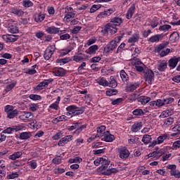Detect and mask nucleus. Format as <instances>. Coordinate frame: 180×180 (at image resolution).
<instances>
[{"instance_id":"1","label":"nucleus","mask_w":180,"mask_h":180,"mask_svg":"<svg viewBox=\"0 0 180 180\" xmlns=\"http://www.w3.org/2000/svg\"><path fill=\"white\" fill-rule=\"evenodd\" d=\"M66 116H70V117H75L80 116L84 112H85V107H78L76 105H70L66 108Z\"/></svg>"},{"instance_id":"2","label":"nucleus","mask_w":180,"mask_h":180,"mask_svg":"<svg viewBox=\"0 0 180 180\" xmlns=\"http://www.w3.org/2000/svg\"><path fill=\"white\" fill-rule=\"evenodd\" d=\"M168 44H169V42L165 41L158 45L155 47V53H158V54H159V56H160L161 57H165L168 56V54L171 53V49L168 48L167 49ZM164 49H166L164 50Z\"/></svg>"},{"instance_id":"3","label":"nucleus","mask_w":180,"mask_h":180,"mask_svg":"<svg viewBox=\"0 0 180 180\" xmlns=\"http://www.w3.org/2000/svg\"><path fill=\"white\" fill-rule=\"evenodd\" d=\"M118 153V157L123 161H126L129 157H130V150L126 146H119L117 149Z\"/></svg>"},{"instance_id":"4","label":"nucleus","mask_w":180,"mask_h":180,"mask_svg":"<svg viewBox=\"0 0 180 180\" xmlns=\"http://www.w3.org/2000/svg\"><path fill=\"white\" fill-rule=\"evenodd\" d=\"M54 81V79L49 78L48 79H44V81L41 82L38 85L34 86V91H42L44 88H47L51 82Z\"/></svg>"},{"instance_id":"5","label":"nucleus","mask_w":180,"mask_h":180,"mask_svg":"<svg viewBox=\"0 0 180 180\" xmlns=\"http://www.w3.org/2000/svg\"><path fill=\"white\" fill-rule=\"evenodd\" d=\"M167 169H169V172L171 176H174V178H177L179 179L180 178V171L176 169V165H168L167 166Z\"/></svg>"},{"instance_id":"6","label":"nucleus","mask_w":180,"mask_h":180,"mask_svg":"<svg viewBox=\"0 0 180 180\" xmlns=\"http://www.w3.org/2000/svg\"><path fill=\"white\" fill-rule=\"evenodd\" d=\"M34 117V115L30 112H21L19 115V119L21 122H29Z\"/></svg>"},{"instance_id":"7","label":"nucleus","mask_w":180,"mask_h":180,"mask_svg":"<svg viewBox=\"0 0 180 180\" xmlns=\"http://www.w3.org/2000/svg\"><path fill=\"white\" fill-rule=\"evenodd\" d=\"M54 51H56V46H51L50 47H48L44 53V58L46 61L48 60H50L51 58V56L54 54Z\"/></svg>"},{"instance_id":"8","label":"nucleus","mask_w":180,"mask_h":180,"mask_svg":"<svg viewBox=\"0 0 180 180\" xmlns=\"http://www.w3.org/2000/svg\"><path fill=\"white\" fill-rule=\"evenodd\" d=\"M102 141H105L106 143H112L115 140V135L111 134L110 131H107L103 132L101 136Z\"/></svg>"},{"instance_id":"9","label":"nucleus","mask_w":180,"mask_h":180,"mask_svg":"<svg viewBox=\"0 0 180 180\" xmlns=\"http://www.w3.org/2000/svg\"><path fill=\"white\" fill-rule=\"evenodd\" d=\"M65 19L70 20L71 18H75V13L74 12V8L71 6H66L65 8Z\"/></svg>"},{"instance_id":"10","label":"nucleus","mask_w":180,"mask_h":180,"mask_svg":"<svg viewBox=\"0 0 180 180\" xmlns=\"http://www.w3.org/2000/svg\"><path fill=\"white\" fill-rule=\"evenodd\" d=\"M3 40L6 43H15L19 39V36L13 34H4L2 36Z\"/></svg>"},{"instance_id":"11","label":"nucleus","mask_w":180,"mask_h":180,"mask_svg":"<svg viewBox=\"0 0 180 180\" xmlns=\"http://www.w3.org/2000/svg\"><path fill=\"white\" fill-rule=\"evenodd\" d=\"M145 81L149 85L153 84V81H154V72L151 70H148L145 73Z\"/></svg>"},{"instance_id":"12","label":"nucleus","mask_w":180,"mask_h":180,"mask_svg":"<svg viewBox=\"0 0 180 180\" xmlns=\"http://www.w3.org/2000/svg\"><path fill=\"white\" fill-rule=\"evenodd\" d=\"M180 62V56H173L168 60V65L169 68L174 70L178 65V63Z\"/></svg>"},{"instance_id":"13","label":"nucleus","mask_w":180,"mask_h":180,"mask_svg":"<svg viewBox=\"0 0 180 180\" xmlns=\"http://www.w3.org/2000/svg\"><path fill=\"white\" fill-rule=\"evenodd\" d=\"M139 86H140V83L139 82L127 83L125 87V91L126 92H134V91H136L137 88H139Z\"/></svg>"},{"instance_id":"14","label":"nucleus","mask_w":180,"mask_h":180,"mask_svg":"<svg viewBox=\"0 0 180 180\" xmlns=\"http://www.w3.org/2000/svg\"><path fill=\"white\" fill-rule=\"evenodd\" d=\"M71 141H72V135H67L60 139V141L58 142V146L59 147H64L65 144H68V143H70Z\"/></svg>"},{"instance_id":"15","label":"nucleus","mask_w":180,"mask_h":180,"mask_svg":"<svg viewBox=\"0 0 180 180\" xmlns=\"http://www.w3.org/2000/svg\"><path fill=\"white\" fill-rule=\"evenodd\" d=\"M116 47H117V44H116V41H111L104 48L105 53H110L113 51Z\"/></svg>"},{"instance_id":"16","label":"nucleus","mask_w":180,"mask_h":180,"mask_svg":"<svg viewBox=\"0 0 180 180\" xmlns=\"http://www.w3.org/2000/svg\"><path fill=\"white\" fill-rule=\"evenodd\" d=\"M135 12H136V4H133L130 6V7L128 8L127 11V13L125 15L126 18L128 20L131 19Z\"/></svg>"},{"instance_id":"17","label":"nucleus","mask_w":180,"mask_h":180,"mask_svg":"<svg viewBox=\"0 0 180 180\" xmlns=\"http://www.w3.org/2000/svg\"><path fill=\"white\" fill-rule=\"evenodd\" d=\"M11 13H13V15H15V16H22L25 15V11L22 10V8H19L18 7H12L10 8Z\"/></svg>"},{"instance_id":"18","label":"nucleus","mask_w":180,"mask_h":180,"mask_svg":"<svg viewBox=\"0 0 180 180\" xmlns=\"http://www.w3.org/2000/svg\"><path fill=\"white\" fill-rule=\"evenodd\" d=\"M98 50H99V46L92 45V46H89V48L85 51V53L86 54H89V56H95V54H96V51H98Z\"/></svg>"},{"instance_id":"19","label":"nucleus","mask_w":180,"mask_h":180,"mask_svg":"<svg viewBox=\"0 0 180 180\" xmlns=\"http://www.w3.org/2000/svg\"><path fill=\"white\" fill-rule=\"evenodd\" d=\"M86 127H88V124H82L81 122H78L77 129L73 131V134H76V136H79V134L83 130H85Z\"/></svg>"},{"instance_id":"20","label":"nucleus","mask_w":180,"mask_h":180,"mask_svg":"<svg viewBox=\"0 0 180 180\" xmlns=\"http://www.w3.org/2000/svg\"><path fill=\"white\" fill-rule=\"evenodd\" d=\"M143 127V122H136L131 127V131L133 133H137L139 130H141Z\"/></svg>"},{"instance_id":"21","label":"nucleus","mask_w":180,"mask_h":180,"mask_svg":"<svg viewBox=\"0 0 180 180\" xmlns=\"http://www.w3.org/2000/svg\"><path fill=\"white\" fill-rule=\"evenodd\" d=\"M168 68V63L167 60H162L159 64L158 65V70L160 72H165V71Z\"/></svg>"},{"instance_id":"22","label":"nucleus","mask_w":180,"mask_h":180,"mask_svg":"<svg viewBox=\"0 0 180 180\" xmlns=\"http://www.w3.org/2000/svg\"><path fill=\"white\" fill-rule=\"evenodd\" d=\"M6 165L5 164V160H3L1 163H0V179H4L5 176L6 175Z\"/></svg>"},{"instance_id":"23","label":"nucleus","mask_w":180,"mask_h":180,"mask_svg":"<svg viewBox=\"0 0 180 180\" xmlns=\"http://www.w3.org/2000/svg\"><path fill=\"white\" fill-rule=\"evenodd\" d=\"M60 101H61V97L58 96L56 101L49 105V109H53V110H58V109H60Z\"/></svg>"},{"instance_id":"24","label":"nucleus","mask_w":180,"mask_h":180,"mask_svg":"<svg viewBox=\"0 0 180 180\" xmlns=\"http://www.w3.org/2000/svg\"><path fill=\"white\" fill-rule=\"evenodd\" d=\"M110 23H112V25L116 27V26H120V24L123 23V19L120 17H115L111 18Z\"/></svg>"},{"instance_id":"25","label":"nucleus","mask_w":180,"mask_h":180,"mask_svg":"<svg viewBox=\"0 0 180 180\" xmlns=\"http://www.w3.org/2000/svg\"><path fill=\"white\" fill-rule=\"evenodd\" d=\"M56 77H65V70L63 68H58L53 70Z\"/></svg>"},{"instance_id":"26","label":"nucleus","mask_w":180,"mask_h":180,"mask_svg":"<svg viewBox=\"0 0 180 180\" xmlns=\"http://www.w3.org/2000/svg\"><path fill=\"white\" fill-rule=\"evenodd\" d=\"M46 32L49 34H57L60 33V28L56 27L54 26L48 27L46 29Z\"/></svg>"},{"instance_id":"27","label":"nucleus","mask_w":180,"mask_h":180,"mask_svg":"<svg viewBox=\"0 0 180 180\" xmlns=\"http://www.w3.org/2000/svg\"><path fill=\"white\" fill-rule=\"evenodd\" d=\"M151 101V98L147 96H141L138 98V102L141 103V105H147Z\"/></svg>"},{"instance_id":"28","label":"nucleus","mask_w":180,"mask_h":180,"mask_svg":"<svg viewBox=\"0 0 180 180\" xmlns=\"http://www.w3.org/2000/svg\"><path fill=\"white\" fill-rule=\"evenodd\" d=\"M11 22L12 21L8 22V31L10 33H13V34L19 33V28L18 27V26H16L15 25L11 24Z\"/></svg>"},{"instance_id":"29","label":"nucleus","mask_w":180,"mask_h":180,"mask_svg":"<svg viewBox=\"0 0 180 180\" xmlns=\"http://www.w3.org/2000/svg\"><path fill=\"white\" fill-rule=\"evenodd\" d=\"M162 37V34H155L150 37L148 39V41H149V43H158V41H160V39H161Z\"/></svg>"},{"instance_id":"30","label":"nucleus","mask_w":180,"mask_h":180,"mask_svg":"<svg viewBox=\"0 0 180 180\" xmlns=\"http://www.w3.org/2000/svg\"><path fill=\"white\" fill-rule=\"evenodd\" d=\"M45 18H46V15L41 13H36L34 15V20L35 22H37V23H40L43 22V20H44Z\"/></svg>"},{"instance_id":"31","label":"nucleus","mask_w":180,"mask_h":180,"mask_svg":"<svg viewBox=\"0 0 180 180\" xmlns=\"http://www.w3.org/2000/svg\"><path fill=\"white\" fill-rule=\"evenodd\" d=\"M140 40V34L139 32H135L129 39H128V43H137Z\"/></svg>"},{"instance_id":"32","label":"nucleus","mask_w":180,"mask_h":180,"mask_svg":"<svg viewBox=\"0 0 180 180\" xmlns=\"http://www.w3.org/2000/svg\"><path fill=\"white\" fill-rule=\"evenodd\" d=\"M132 115L135 116V117H140L141 116H144L146 113L141 108H136L132 111Z\"/></svg>"},{"instance_id":"33","label":"nucleus","mask_w":180,"mask_h":180,"mask_svg":"<svg viewBox=\"0 0 180 180\" xmlns=\"http://www.w3.org/2000/svg\"><path fill=\"white\" fill-rule=\"evenodd\" d=\"M29 125L34 130H39V129L41 127V122L37 120H34L32 122L30 123Z\"/></svg>"},{"instance_id":"34","label":"nucleus","mask_w":180,"mask_h":180,"mask_svg":"<svg viewBox=\"0 0 180 180\" xmlns=\"http://www.w3.org/2000/svg\"><path fill=\"white\" fill-rule=\"evenodd\" d=\"M120 75L122 82H126L127 84H129V75L126 73L124 70H121L120 72Z\"/></svg>"},{"instance_id":"35","label":"nucleus","mask_w":180,"mask_h":180,"mask_svg":"<svg viewBox=\"0 0 180 180\" xmlns=\"http://www.w3.org/2000/svg\"><path fill=\"white\" fill-rule=\"evenodd\" d=\"M23 155V153L21 151L15 152L13 154L11 155L8 158L9 160H12L15 161V160H18V158H20Z\"/></svg>"},{"instance_id":"36","label":"nucleus","mask_w":180,"mask_h":180,"mask_svg":"<svg viewBox=\"0 0 180 180\" xmlns=\"http://www.w3.org/2000/svg\"><path fill=\"white\" fill-rule=\"evenodd\" d=\"M172 131H173V133L170 134L171 137H175L178 136V134H180V124H177L175 127H174L172 129Z\"/></svg>"},{"instance_id":"37","label":"nucleus","mask_w":180,"mask_h":180,"mask_svg":"<svg viewBox=\"0 0 180 180\" xmlns=\"http://www.w3.org/2000/svg\"><path fill=\"white\" fill-rule=\"evenodd\" d=\"M32 137V133L30 132H21L18 139L20 140H29Z\"/></svg>"},{"instance_id":"38","label":"nucleus","mask_w":180,"mask_h":180,"mask_svg":"<svg viewBox=\"0 0 180 180\" xmlns=\"http://www.w3.org/2000/svg\"><path fill=\"white\" fill-rule=\"evenodd\" d=\"M151 140H153L151 135L145 134L143 136L141 141L143 143V144L147 146V144H150V143H151Z\"/></svg>"},{"instance_id":"39","label":"nucleus","mask_w":180,"mask_h":180,"mask_svg":"<svg viewBox=\"0 0 180 180\" xmlns=\"http://www.w3.org/2000/svg\"><path fill=\"white\" fill-rule=\"evenodd\" d=\"M108 86H110V88H116V86H117V82L114 76L110 77Z\"/></svg>"},{"instance_id":"40","label":"nucleus","mask_w":180,"mask_h":180,"mask_svg":"<svg viewBox=\"0 0 180 180\" xmlns=\"http://www.w3.org/2000/svg\"><path fill=\"white\" fill-rule=\"evenodd\" d=\"M108 27V33H111V34H115V33L117 32V28L115 26L112 25L111 22L105 25Z\"/></svg>"},{"instance_id":"41","label":"nucleus","mask_w":180,"mask_h":180,"mask_svg":"<svg viewBox=\"0 0 180 180\" xmlns=\"http://www.w3.org/2000/svg\"><path fill=\"white\" fill-rule=\"evenodd\" d=\"M96 82L98 85H101L102 86H108V85H109V82H108L105 77H100L97 79Z\"/></svg>"},{"instance_id":"42","label":"nucleus","mask_w":180,"mask_h":180,"mask_svg":"<svg viewBox=\"0 0 180 180\" xmlns=\"http://www.w3.org/2000/svg\"><path fill=\"white\" fill-rule=\"evenodd\" d=\"M70 61H71V59L70 58V57H65L64 58H58L56 60V63L58 64H60V65H64V64H67Z\"/></svg>"},{"instance_id":"43","label":"nucleus","mask_w":180,"mask_h":180,"mask_svg":"<svg viewBox=\"0 0 180 180\" xmlns=\"http://www.w3.org/2000/svg\"><path fill=\"white\" fill-rule=\"evenodd\" d=\"M167 139H168V134L165 133L163 134H161L157 139L158 144H162V143H164V141H165Z\"/></svg>"},{"instance_id":"44","label":"nucleus","mask_w":180,"mask_h":180,"mask_svg":"<svg viewBox=\"0 0 180 180\" xmlns=\"http://www.w3.org/2000/svg\"><path fill=\"white\" fill-rule=\"evenodd\" d=\"M101 164L102 165L99 167V169L103 174L106 171H109V169H108V167H109V163H108V161H103Z\"/></svg>"},{"instance_id":"45","label":"nucleus","mask_w":180,"mask_h":180,"mask_svg":"<svg viewBox=\"0 0 180 180\" xmlns=\"http://www.w3.org/2000/svg\"><path fill=\"white\" fill-rule=\"evenodd\" d=\"M53 164L56 165H60L63 162V157L61 155H56V157L52 160Z\"/></svg>"},{"instance_id":"46","label":"nucleus","mask_w":180,"mask_h":180,"mask_svg":"<svg viewBox=\"0 0 180 180\" xmlns=\"http://www.w3.org/2000/svg\"><path fill=\"white\" fill-rule=\"evenodd\" d=\"M172 123H174V117H169L165 120L163 126L164 127H169Z\"/></svg>"},{"instance_id":"47","label":"nucleus","mask_w":180,"mask_h":180,"mask_svg":"<svg viewBox=\"0 0 180 180\" xmlns=\"http://www.w3.org/2000/svg\"><path fill=\"white\" fill-rule=\"evenodd\" d=\"M22 6L24 8H32L34 4L32 2V0H22Z\"/></svg>"},{"instance_id":"48","label":"nucleus","mask_w":180,"mask_h":180,"mask_svg":"<svg viewBox=\"0 0 180 180\" xmlns=\"http://www.w3.org/2000/svg\"><path fill=\"white\" fill-rule=\"evenodd\" d=\"M107 96H113V95L117 94V89H109L105 92Z\"/></svg>"},{"instance_id":"49","label":"nucleus","mask_w":180,"mask_h":180,"mask_svg":"<svg viewBox=\"0 0 180 180\" xmlns=\"http://www.w3.org/2000/svg\"><path fill=\"white\" fill-rule=\"evenodd\" d=\"M172 26L170 25H160L159 27V30L160 32H168V30H169V29H172Z\"/></svg>"},{"instance_id":"50","label":"nucleus","mask_w":180,"mask_h":180,"mask_svg":"<svg viewBox=\"0 0 180 180\" xmlns=\"http://www.w3.org/2000/svg\"><path fill=\"white\" fill-rule=\"evenodd\" d=\"M69 162L70 164H81V162H82V158H79V157H75L73 159H70L69 160Z\"/></svg>"},{"instance_id":"51","label":"nucleus","mask_w":180,"mask_h":180,"mask_svg":"<svg viewBox=\"0 0 180 180\" xmlns=\"http://www.w3.org/2000/svg\"><path fill=\"white\" fill-rule=\"evenodd\" d=\"M164 149H160L158 151H155V160H158V158L162 157V155H164Z\"/></svg>"},{"instance_id":"52","label":"nucleus","mask_w":180,"mask_h":180,"mask_svg":"<svg viewBox=\"0 0 180 180\" xmlns=\"http://www.w3.org/2000/svg\"><path fill=\"white\" fill-rule=\"evenodd\" d=\"M15 86H16V83L15 82H12L8 84L6 88H5V91L6 92H10V91H12Z\"/></svg>"},{"instance_id":"53","label":"nucleus","mask_w":180,"mask_h":180,"mask_svg":"<svg viewBox=\"0 0 180 180\" xmlns=\"http://www.w3.org/2000/svg\"><path fill=\"white\" fill-rule=\"evenodd\" d=\"M170 40L173 42L176 41V40H179V34H178V32H173L171 34Z\"/></svg>"},{"instance_id":"54","label":"nucleus","mask_w":180,"mask_h":180,"mask_svg":"<svg viewBox=\"0 0 180 180\" xmlns=\"http://www.w3.org/2000/svg\"><path fill=\"white\" fill-rule=\"evenodd\" d=\"M19 111H18L17 109L13 110V111L7 113V117H8V119H13V117H15V116L18 115Z\"/></svg>"},{"instance_id":"55","label":"nucleus","mask_w":180,"mask_h":180,"mask_svg":"<svg viewBox=\"0 0 180 180\" xmlns=\"http://www.w3.org/2000/svg\"><path fill=\"white\" fill-rule=\"evenodd\" d=\"M29 167H30L31 169H36L37 168V160H32L28 162Z\"/></svg>"},{"instance_id":"56","label":"nucleus","mask_w":180,"mask_h":180,"mask_svg":"<svg viewBox=\"0 0 180 180\" xmlns=\"http://www.w3.org/2000/svg\"><path fill=\"white\" fill-rule=\"evenodd\" d=\"M117 172H119L117 169L112 168L104 172L103 175H112V174H117Z\"/></svg>"},{"instance_id":"57","label":"nucleus","mask_w":180,"mask_h":180,"mask_svg":"<svg viewBox=\"0 0 180 180\" xmlns=\"http://www.w3.org/2000/svg\"><path fill=\"white\" fill-rule=\"evenodd\" d=\"M73 49L70 48V49H63L60 51V56L61 57H64V56H67V54H68L69 53H71V51H72Z\"/></svg>"},{"instance_id":"58","label":"nucleus","mask_w":180,"mask_h":180,"mask_svg":"<svg viewBox=\"0 0 180 180\" xmlns=\"http://www.w3.org/2000/svg\"><path fill=\"white\" fill-rule=\"evenodd\" d=\"M175 99L172 97H167L165 98H163V103L164 105H169L170 103H172Z\"/></svg>"},{"instance_id":"59","label":"nucleus","mask_w":180,"mask_h":180,"mask_svg":"<svg viewBox=\"0 0 180 180\" xmlns=\"http://www.w3.org/2000/svg\"><path fill=\"white\" fill-rule=\"evenodd\" d=\"M139 98H140L139 95L136 93L131 94L129 97V101H131V102H134V101H139Z\"/></svg>"},{"instance_id":"60","label":"nucleus","mask_w":180,"mask_h":180,"mask_svg":"<svg viewBox=\"0 0 180 180\" xmlns=\"http://www.w3.org/2000/svg\"><path fill=\"white\" fill-rule=\"evenodd\" d=\"M29 98L32 101H41V96L37 94H30Z\"/></svg>"},{"instance_id":"61","label":"nucleus","mask_w":180,"mask_h":180,"mask_svg":"<svg viewBox=\"0 0 180 180\" xmlns=\"http://www.w3.org/2000/svg\"><path fill=\"white\" fill-rule=\"evenodd\" d=\"M162 106H165L164 100L163 99H158L156 100V108L157 109H161Z\"/></svg>"},{"instance_id":"62","label":"nucleus","mask_w":180,"mask_h":180,"mask_svg":"<svg viewBox=\"0 0 180 180\" xmlns=\"http://www.w3.org/2000/svg\"><path fill=\"white\" fill-rule=\"evenodd\" d=\"M3 133L4 134H13V133H15V129L13 128V127H8L3 131Z\"/></svg>"},{"instance_id":"63","label":"nucleus","mask_w":180,"mask_h":180,"mask_svg":"<svg viewBox=\"0 0 180 180\" xmlns=\"http://www.w3.org/2000/svg\"><path fill=\"white\" fill-rule=\"evenodd\" d=\"M19 176V174L18 172H12L6 176L7 179H15V178H18Z\"/></svg>"},{"instance_id":"64","label":"nucleus","mask_w":180,"mask_h":180,"mask_svg":"<svg viewBox=\"0 0 180 180\" xmlns=\"http://www.w3.org/2000/svg\"><path fill=\"white\" fill-rule=\"evenodd\" d=\"M178 148H180V141H176L173 143L172 149V150H178Z\"/></svg>"}]
</instances>
